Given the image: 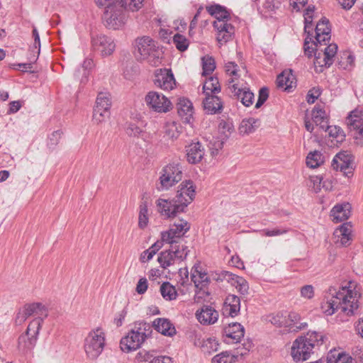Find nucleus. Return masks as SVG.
Masks as SVG:
<instances>
[{
  "label": "nucleus",
  "mask_w": 363,
  "mask_h": 363,
  "mask_svg": "<svg viewBox=\"0 0 363 363\" xmlns=\"http://www.w3.org/2000/svg\"><path fill=\"white\" fill-rule=\"evenodd\" d=\"M359 297L360 289L355 282L350 281L338 288L330 286L321 308L327 315H333L339 309L347 315H351L359 308Z\"/></svg>",
  "instance_id": "1"
},
{
  "label": "nucleus",
  "mask_w": 363,
  "mask_h": 363,
  "mask_svg": "<svg viewBox=\"0 0 363 363\" xmlns=\"http://www.w3.org/2000/svg\"><path fill=\"white\" fill-rule=\"evenodd\" d=\"M328 20L323 18L320 21L315 27V41L313 42L315 46L314 65L315 67H320L318 70L322 72L323 67H330L334 62V59L337 54V45L331 43L324 48L320 49L322 43L325 45L327 42L330 39V28L328 26Z\"/></svg>",
  "instance_id": "2"
},
{
  "label": "nucleus",
  "mask_w": 363,
  "mask_h": 363,
  "mask_svg": "<svg viewBox=\"0 0 363 363\" xmlns=\"http://www.w3.org/2000/svg\"><path fill=\"white\" fill-rule=\"evenodd\" d=\"M206 9L208 13L216 18L213 27L217 30L216 39L218 43L223 45L230 40L234 34V27L228 23L229 13L219 5L208 6Z\"/></svg>",
  "instance_id": "3"
},
{
  "label": "nucleus",
  "mask_w": 363,
  "mask_h": 363,
  "mask_svg": "<svg viewBox=\"0 0 363 363\" xmlns=\"http://www.w3.org/2000/svg\"><path fill=\"white\" fill-rule=\"evenodd\" d=\"M152 326L146 322L135 323L129 333L123 337L120 346L123 352H129L138 350L151 335Z\"/></svg>",
  "instance_id": "4"
},
{
  "label": "nucleus",
  "mask_w": 363,
  "mask_h": 363,
  "mask_svg": "<svg viewBox=\"0 0 363 363\" xmlns=\"http://www.w3.org/2000/svg\"><path fill=\"white\" fill-rule=\"evenodd\" d=\"M135 57L140 61H147L152 66L156 67L161 62L160 51L156 43L148 36H143L135 40Z\"/></svg>",
  "instance_id": "5"
},
{
  "label": "nucleus",
  "mask_w": 363,
  "mask_h": 363,
  "mask_svg": "<svg viewBox=\"0 0 363 363\" xmlns=\"http://www.w3.org/2000/svg\"><path fill=\"white\" fill-rule=\"evenodd\" d=\"M106 345L104 330L98 327L91 330L84 339V349L89 359H96L103 352Z\"/></svg>",
  "instance_id": "6"
},
{
  "label": "nucleus",
  "mask_w": 363,
  "mask_h": 363,
  "mask_svg": "<svg viewBox=\"0 0 363 363\" xmlns=\"http://www.w3.org/2000/svg\"><path fill=\"white\" fill-rule=\"evenodd\" d=\"M169 245H170L169 249L162 251L157 258L158 262L164 269L182 262L186 258L189 252L186 243Z\"/></svg>",
  "instance_id": "7"
},
{
  "label": "nucleus",
  "mask_w": 363,
  "mask_h": 363,
  "mask_svg": "<svg viewBox=\"0 0 363 363\" xmlns=\"http://www.w3.org/2000/svg\"><path fill=\"white\" fill-rule=\"evenodd\" d=\"M182 167L178 162H173L164 167L160 172L157 189L167 191L182 179Z\"/></svg>",
  "instance_id": "8"
},
{
  "label": "nucleus",
  "mask_w": 363,
  "mask_h": 363,
  "mask_svg": "<svg viewBox=\"0 0 363 363\" xmlns=\"http://www.w3.org/2000/svg\"><path fill=\"white\" fill-rule=\"evenodd\" d=\"M40 328V319H33L30 322L26 333L22 334L18 338V349L20 352L26 353L33 349L36 344Z\"/></svg>",
  "instance_id": "9"
},
{
  "label": "nucleus",
  "mask_w": 363,
  "mask_h": 363,
  "mask_svg": "<svg viewBox=\"0 0 363 363\" xmlns=\"http://www.w3.org/2000/svg\"><path fill=\"white\" fill-rule=\"evenodd\" d=\"M189 229L190 224L186 220H177L168 230L161 233V240L167 244L185 243L182 238Z\"/></svg>",
  "instance_id": "10"
},
{
  "label": "nucleus",
  "mask_w": 363,
  "mask_h": 363,
  "mask_svg": "<svg viewBox=\"0 0 363 363\" xmlns=\"http://www.w3.org/2000/svg\"><path fill=\"white\" fill-rule=\"evenodd\" d=\"M117 0L106 7L103 21L105 26L110 29H118L124 24L123 8Z\"/></svg>",
  "instance_id": "11"
},
{
  "label": "nucleus",
  "mask_w": 363,
  "mask_h": 363,
  "mask_svg": "<svg viewBox=\"0 0 363 363\" xmlns=\"http://www.w3.org/2000/svg\"><path fill=\"white\" fill-rule=\"evenodd\" d=\"M347 125L354 142L363 145V114L359 110L352 111L346 118Z\"/></svg>",
  "instance_id": "12"
},
{
  "label": "nucleus",
  "mask_w": 363,
  "mask_h": 363,
  "mask_svg": "<svg viewBox=\"0 0 363 363\" xmlns=\"http://www.w3.org/2000/svg\"><path fill=\"white\" fill-rule=\"evenodd\" d=\"M158 213L164 218H172L178 213L184 212V206L179 204L175 198L172 199H158L156 202Z\"/></svg>",
  "instance_id": "13"
},
{
  "label": "nucleus",
  "mask_w": 363,
  "mask_h": 363,
  "mask_svg": "<svg viewBox=\"0 0 363 363\" xmlns=\"http://www.w3.org/2000/svg\"><path fill=\"white\" fill-rule=\"evenodd\" d=\"M236 79V78H232L229 80V89L244 106L248 107L253 103L254 94L245 86V82L243 79L237 82H235Z\"/></svg>",
  "instance_id": "14"
},
{
  "label": "nucleus",
  "mask_w": 363,
  "mask_h": 363,
  "mask_svg": "<svg viewBox=\"0 0 363 363\" xmlns=\"http://www.w3.org/2000/svg\"><path fill=\"white\" fill-rule=\"evenodd\" d=\"M145 101L152 109L158 113H167L172 107L169 99L157 91H150L145 96Z\"/></svg>",
  "instance_id": "15"
},
{
  "label": "nucleus",
  "mask_w": 363,
  "mask_h": 363,
  "mask_svg": "<svg viewBox=\"0 0 363 363\" xmlns=\"http://www.w3.org/2000/svg\"><path fill=\"white\" fill-rule=\"evenodd\" d=\"M154 84L164 91H170L176 86V80L171 69H160L155 72Z\"/></svg>",
  "instance_id": "16"
},
{
  "label": "nucleus",
  "mask_w": 363,
  "mask_h": 363,
  "mask_svg": "<svg viewBox=\"0 0 363 363\" xmlns=\"http://www.w3.org/2000/svg\"><path fill=\"white\" fill-rule=\"evenodd\" d=\"M195 196V186L190 180L182 182L179 186L177 194L174 197L179 204L184 206V210L194 200Z\"/></svg>",
  "instance_id": "17"
},
{
  "label": "nucleus",
  "mask_w": 363,
  "mask_h": 363,
  "mask_svg": "<svg viewBox=\"0 0 363 363\" xmlns=\"http://www.w3.org/2000/svg\"><path fill=\"white\" fill-rule=\"evenodd\" d=\"M91 43L93 48L104 57L111 55L116 48L113 40L104 35L93 37Z\"/></svg>",
  "instance_id": "18"
},
{
  "label": "nucleus",
  "mask_w": 363,
  "mask_h": 363,
  "mask_svg": "<svg viewBox=\"0 0 363 363\" xmlns=\"http://www.w3.org/2000/svg\"><path fill=\"white\" fill-rule=\"evenodd\" d=\"M191 279L195 286L200 289V292L205 294V287L209 284L210 278L199 264H194L191 268Z\"/></svg>",
  "instance_id": "19"
},
{
  "label": "nucleus",
  "mask_w": 363,
  "mask_h": 363,
  "mask_svg": "<svg viewBox=\"0 0 363 363\" xmlns=\"http://www.w3.org/2000/svg\"><path fill=\"white\" fill-rule=\"evenodd\" d=\"M312 352V350L306 345L302 337L297 338L291 347V356L296 362L307 359Z\"/></svg>",
  "instance_id": "20"
},
{
  "label": "nucleus",
  "mask_w": 363,
  "mask_h": 363,
  "mask_svg": "<svg viewBox=\"0 0 363 363\" xmlns=\"http://www.w3.org/2000/svg\"><path fill=\"white\" fill-rule=\"evenodd\" d=\"M351 205L345 202L335 205L330 211V216L335 223H340L347 220L351 215Z\"/></svg>",
  "instance_id": "21"
},
{
  "label": "nucleus",
  "mask_w": 363,
  "mask_h": 363,
  "mask_svg": "<svg viewBox=\"0 0 363 363\" xmlns=\"http://www.w3.org/2000/svg\"><path fill=\"white\" fill-rule=\"evenodd\" d=\"M352 225L345 223L337 228L333 233L334 242L341 246H347L351 240Z\"/></svg>",
  "instance_id": "22"
},
{
  "label": "nucleus",
  "mask_w": 363,
  "mask_h": 363,
  "mask_svg": "<svg viewBox=\"0 0 363 363\" xmlns=\"http://www.w3.org/2000/svg\"><path fill=\"white\" fill-rule=\"evenodd\" d=\"M197 320L203 325H211L215 323L218 318V313L214 308L209 306H203L200 311L196 313Z\"/></svg>",
  "instance_id": "23"
},
{
  "label": "nucleus",
  "mask_w": 363,
  "mask_h": 363,
  "mask_svg": "<svg viewBox=\"0 0 363 363\" xmlns=\"http://www.w3.org/2000/svg\"><path fill=\"white\" fill-rule=\"evenodd\" d=\"M177 111L182 119L187 123L193 121L194 108L192 103L187 99H179L177 103Z\"/></svg>",
  "instance_id": "24"
},
{
  "label": "nucleus",
  "mask_w": 363,
  "mask_h": 363,
  "mask_svg": "<svg viewBox=\"0 0 363 363\" xmlns=\"http://www.w3.org/2000/svg\"><path fill=\"white\" fill-rule=\"evenodd\" d=\"M240 308V298L235 295L229 294L225 299L223 312L233 317L239 313Z\"/></svg>",
  "instance_id": "25"
},
{
  "label": "nucleus",
  "mask_w": 363,
  "mask_h": 363,
  "mask_svg": "<svg viewBox=\"0 0 363 363\" xmlns=\"http://www.w3.org/2000/svg\"><path fill=\"white\" fill-rule=\"evenodd\" d=\"M179 125L174 121H168L164 126L163 140L169 144L173 143L180 135Z\"/></svg>",
  "instance_id": "26"
},
{
  "label": "nucleus",
  "mask_w": 363,
  "mask_h": 363,
  "mask_svg": "<svg viewBox=\"0 0 363 363\" xmlns=\"http://www.w3.org/2000/svg\"><path fill=\"white\" fill-rule=\"evenodd\" d=\"M323 178L320 176H311L309 177L308 188L315 193H318L322 189L325 191L331 190L333 188L332 182L329 180L323 181Z\"/></svg>",
  "instance_id": "27"
},
{
  "label": "nucleus",
  "mask_w": 363,
  "mask_h": 363,
  "mask_svg": "<svg viewBox=\"0 0 363 363\" xmlns=\"http://www.w3.org/2000/svg\"><path fill=\"white\" fill-rule=\"evenodd\" d=\"M286 328H289L290 331L298 332L301 330L305 329L308 324L306 322H300V315L296 312H290L286 313Z\"/></svg>",
  "instance_id": "28"
},
{
  "label": "nucleus",
  "mask_w": 363,
  "mask_h": 363,
  "mask_svg": "<svg viewBox=\"0 0 363 363\" xmlns=\"http://www.w3.org/2000/svg\"><path fill=\"white\" fill-rule=\"evenodd\" d=\"M204 110L208 113H216L222 109L220 99L215 94L206 95L203 101Z\"/></svg>",
  "instance_id": "29"
},
{
  "label": "nucleus",
  "mask_w": 363,
  "mask_h": 363,
  "mask_svg": "<svg viewBox=\"0 0 363 363\" xmlns=\"http://www.w3.org/2000/svg\"><path fill=\"white\" fill-rule=\"evenodd\" d=\"M151 326L164 335L172 336L176 333L174 327L167 319L165 318L155 319Z\"/></svg>",
  "instance_id": "30"
},
{
  "label": "nucleus",
  "mask_w": 363,
  "mask_h": 363,
  "mask_svg": "<svg viewBox=\"0 0 363 363\" xmlns=\"http://www.w3.org/2000/svg\"><path fill=\"white\" fill-rule=\"evenodd\" d=\"M224 333L226 337L238 342L244 337L245 330L240 323H233L224 328Z\"/></svg>",
  "instance_id": "31"
},
{
  "label": "nucleus",
  "mask_w": 363,
  "mask_h": 363,
  "mask_svg": "<svg viewBox=\"0 0 363 363\" xmlns=\"http://www.w3.org/2000/svg\"><path fill=\"white\" fill-rule=\"evenodd\" d=\"M332 168L335 171H340L345 177H350L353 175L355 167L353 160H333Z\"/></svg>",
  "instance_id": "32"
},
{
  "label": "nucleus",
  "mask_w": 363,
  "mask_h": 363,
  "mask_svg": "<svg viewBox=\"0 0 363 363\" xmlns=\"http://www.w3.org/2000/svg\"><path fill=\"white\" fill-rule=\"evenodd\" d=\"M304 19H305V27L304 30L306 33H308L307 37L305 39L304 42V51L305 54L307 55L308 57L312 55V53L314 51L313 48H311L309 46V43L312 42V37H311V23L313 20V16L309 15V13H305L304 14Z\"/></svg>",
  "instance_id": "33"
},
{
  "label": "nucleus",
  "mask_w": 363,
  "mask_h": 363,
  "mask_svg": "<svg viewBox=\"0 0 363 363\" xmlns=\"http://www.w3.org/2000/svg\"><path fill=\"white\" fill-rule=\"evenodd\" d=\"M186 155L188 159H203L207 156L203 146L199 142L191 143L186 145Z\"/></svg>",
  "instance_id": "34"
},
{
  "label": "nucleus",
  "mask_w": 363,
  "mask_h": 363,
  "mask_svg": "<svg viewBox=\"0 0 363 363\" xmlns=\"http://www.w3.org/2000/svg\"><path fill=\"white\" fill-rule=\"evenodd\" d=\"M311 116L313 123L317 126H319L321 129H325L327 126L328 120L325 110H323L320 106H315L312 111Z\"/></svg>",
  "instance_id": "35"
},
{
  "label": "nucleus",
  "mask_w": 363,
  "mask_h": 363,
  "mask_svg": "<svg viewBox=\"0 0 363 363\" xmlns=\"http://www.w3.org/2000/svg\"><path fill=\"white\" fill-rule=\"evenodd\" d=\"M229 280L231 281V284L234 286L241 294H247L249 286L247 281L239 276L233 274H229L227 272Z\"/></svg>",
  "instance_id": "36"
},
{
  "label": "nucleus",
  "mask_w": 363,
  "mask_h": 363,
  "mask_svg": "<svg viewBox=\"0 0 363 363\" xmlns=\"http://www.w3.org/2000/svg\"><path fill=\"white\" fill-rule=\"evenodd\" d=\"M294 79L291 72L284 71L278 75L277 85L283 90H289L292 87Z\"/></svg>",
  "instance_id": "37"
},
{
  "label": "nucleus",
  "mask_w": 363,
  "mask_h": 363,
  "mask_svg": "<svg viewBox=\"0 0 363 363\" xmlns=\"http://www.w3.org/2000/svg\"><path fill=\"white\" fill-rule=\"evenodd\" d=\"M328 133L329 138H331V143L335 145L343 141L345 135L340 128L337 126H327L324 129Z\"/></svg>",
  "instance_id": "38"
},
{
  "label": "nucleus",
  "mask_w": 363,
  "mask_h": 363,
  "mask_svg": "<svg viewBox=\"0 0 363 363\" xmlns=\"http://www.w3.org/2000/svg\"><path fill=\"white\" fill-rule=\"evenodd\" d=\"M259 125V120L250 118L242 121L239 130L241 133L249 134L255 131Z\"/></svg>",
  "instance_id": "39"
},
{
  "label": "nucleus",
  "mask_w": 363,
  "mask_h": 363,
  "mask_svg": "<svg viewBox=\"0 0 363 363\" xmlns=\"http://www.w3.org/2000/svg\"><path fill=\"white\" fill-rule=\"evenodd\" d=\"M323 335L315 331L308 332L304 337H302L306 345L312 350L316 345H320L323 343Z\"/></svg>",
  "instance_id": "40"
},
{
  "label": "nucleus",
  "mask_w": 363,
  "mask_h": 363,
  "mask_svg": "<svg viewBox=\"0 0 363 363\" xmlns=\"http://www.w3.org/2000/svg\"><path fill=\"white\" fill-rule=\"evenodd\" d=\"M111 106V100L110 94L107 92H100L96 99V104L94 108L110 111Z\"/></svg>",
  "instance_id": "41"
},
{
  "label": "nucleus",
  "mask_w": 363,
  "mask_h": 363,
  "mask_svg": "<svg viewBox=\"0 0 363 363\" xmlns=\"http://www.w3.org/2000/svg\"><path fill=\"white\" fill-rule=\"evenodd\" d=\"M203 93L207 94H216L220 91V86L218 78L211 77L205 82L203 86Z\"/></svg>",
  "instance_id": "42"
},
{
  "label": "nucleus",
  "mask_w": 363,
  "mask_h": 363,
  "mask_svg": "<svg viewBox=\"0 0 363 363\" xmlns=\"http://www.w3.org/2000/svg\"><path fill=\"white\" fill-rule=\"evenodd\" d=\"M163 246V242L158 240L155 242L147 250H145L140 255V259L142 262H145L150 260L157 252Z\"/></svg>",
  "instance_id": "43"
},
{
  "label": "nucleus",
  "mask_w": 363,
  "mask_h": 363,
  "mask_svg": "<svg viewBox=\"0 0 363 363\" xmlns=\"http://www.w3.org/2000/svg\"><path fill=\"white\" fill-rule=\"evenodd\" d=\"M160 292L162 297L167 301L174 300L177 296L175 287L169 282H164L161 285Z\"/></svg>",
  "instance_id": "44"
},
{
  "label": "nucleus",
  "mask_w": 363,
  "mask_h": 363,
  "mask_svg": "<svg viewBox=\"0 0 363 363\" xmlns=\"http://www.w3.org/2000/svg\"><path fill=\"white\" fill-rule=\"evenodd\" d=\"M238 355L232 354L228 352H223L212 359V363H235Z\"/></svg>",
  "instance_id": "45"
},
{
  "label": "nucleus",
  "mask_w": 363,
  "mask_h": 363,
  "mask_svg": "<svg viewBox=\"0 0 363 363\" xmlns=\"http://www.w3.org/2000/svg\"><path fill=\"white\" fill-rule=\"evenodd\" d=\"M148 223V208L147 201L141 202L140 205L138 225L140 228H144Z\"/></svg>",
  "instance_id": "46"
},
{
  "label": "nucleus",
  "mask_w": 363,
  "mask_h": 363,
  "mask_svg": "<svg viewBox=\"0 0 363 363\" xmlns=\"http://www.w3.org/2000/svg\"><path fill=\"white\" fill-rule=\"evenodd\" d=\"M120 5L132 11H138L143 6V0H117Z\"/></svg>",
  "instance_id": "47"
},
{
  "label": "nucleus",
  "mask_w": 363,
  "mask_h": 363,
  "mask_svg": "<svg viewBox=\"0 0 363 363\" xmlns=\"http://www.w3.org/2000/svg\"><path fill=\"white\" fill-rule=\"evenodd\" d=\"M62 136V132L61 130L53 131L48 137L47 147L50 150H54L57 144L60 143Z\"/></svg>",
  "instance_id": "48"
},
{
  "label": "nucleus",
  "mask_w": 363,
  "mask_h": 363,
  "mask_svg": "<svg viewBox=\"0 0 363 363\" xmlns=\"http://www.w3.org/2000/svg\"><path fill=\"white\" fill-rule=\"evenodd\" d=\"M173 43L182 52L185 51L189 47V40L185 36L179 33L174 35Z\"/></svg>",
  "instance_id": "49"
},
{
  "label": "nucleus",
  "mask_w": 363,
  "mask_h": 363,
  "mask_svg": "<svg viewBox=\"0 0 363 363\" xmlns=\"http://www.w3.org/2000/svg\"><path fill=\"white\" fill-rule=\"evenodd\" d=\"M269 321L277 327H285L286 324V313H278L269 316Z\"/></svg>",
  "instance_id": "50"
},
{
  "label": "nucleus",
  "mask_w": 363,
  "mask_h": 363,
  "mask_svg": "<svg viewBox=\"0 0 363 363\" xmlns=\"http://www.w3.org/2000/svg\"><path fill=\"white\" fill-rule=\"evenodd\" d=\"M110 111L102 110L99 108H94L93 111V121L94 123L99 124L106 121L109 118Z\"/></svg>",
  "instance_id": "51"
},
{
  "label": "nucleus",
  "mask_w": 363,
  "mask_h": 363,
  "mask_svg": "<svg viewBox=\"0 0 363 363\" xmlns=\"http://www.w3.org/2000/svg\"><path fill=\"white\" fill-rule=\"evenodd\" d=\"M203 74H210L216 68L214 60L208 56L203 57Z\"/></svg>",
  "instance_id": "52"
},
{
  "label": "nucleus",
  "mask_w": 363,
  "mask_h": 363,
  "mask_svg": "<svg viewBox=\"0 0 363 363\" xmlns=\"http://www.w3.org/2000/svg\"><path fill=\"white\" fill-rule=\"evenodd\" d=\"M238 65L235 64L234 62H228L225 65V71L228 74H230V78L228 80V82L229 83V80L232 78H236L237 79L235 82L241 81L242 79H240V74L238 73Z\"/></svg>",
  "instance_id": "53"
},
{
  "label": "nucleus",
  "mask_w": 363,
  "mask_h": 363,
  "mask_svg": "<svg viewBox=\"0 0 363 363\" xmlns=\"http://www.w3.org/2000/svg\"><path fill=\"white\" fill-rule=\"evenodd\" d=\"M289 231L287 228H274L273 229H262L259 230L262 235L267 237L279 236L286 233Z\"/></svg>",
  "instance_id": "54"
},
{
  "label": "nucleus",
  "mask_w": 363,
  "mask_h": 363,
  "mask_svg": "<svg viewBox=\"0 0 363 363\" xmlns=\"http://www.w3.org/2000/svg\"><path fill=\"white\" fill-rule=\"evenodd\" d=\"M223 143L218 139H215L210 143V157H214L218 155V152L223 147Z\"/></svg>",
  "instance_id": "55"
},
{
  "label": "nucleus",
  "mask_w": 363,
  "mask_h": 363,
  "mask_svg": "<svg viewBox=\"0 0 363 363\" xmlns=\"http://www.w3.org/2000/svg\"><path fill=\"white\" fill-rule=\"evenodd\" d=\"M301 296L304 299H312L315 295V289L312 285H305L300 289Z\"/></svg>",
  "instance_id": "56"
},
{
  "label": "nucleus",
  "mask_w": 363,
  "mask_h": 363,
  "mask_svg": "<svg viewBox=\"0 0 363 363\" xmlns=\"http://www.w3.org/2000/svg\"><path fill=\"white\" fill-rule=\"evenodd\" d=\"M328 363H352L351 358L345 354H338L337 357H330Z\"/></svg>",
  "instance_id": "57"
},
{
  "label": "nucleus",
  "mask_w": 363,
  "mask_h": 363,
  "mask_svg": "<svg viewBox=\"0 0 363 363\" xmlns=\"http://www.w3.org/2000/svg\"><path fill=\"white\" fill-rule=\"evenodd\" d=\"M142 133V129L135 123H130L126 128V133L130 136L138 137Z\"/></svg>",
  "instance_id": "58"
},
{
  "label": "nucleus",
  "mask_w": 363,
  "mask_h": 363,
  "mask_svg": "<svg viewBox=\"0 0 363 363\" xmlns=\"http://www.w3.org/2000/svg\"><path fill=\"white\" fill-rule=\"evenodd\" d=\"M37 304L38 307H36L35 315H38V317L36 319H40L42 323L43 319L48 316V311L45 306L41 303H37Z\"/></svg>",
  "instance_id": "59"
},
{
  "label": "nucleus",
  "mask_w": 363,
  "mask_h": 363,
  "mask_svg": "<svg viewBox=\"0 0 363 363\" xmlns=\"http://www.w3.org/2000/svg\"><path fill=\"white\" fill-rule=\"evenodd\" d=\"M269 96L268 89L265 87L262 88L259 92V98L255 104V108H259L266 101Z\"/></svg>",
  "instance_id": "60"
},
{
  "label": "nucleus",
  "mask_w": 363,
  "mask_h": 363,
  "mask_svg": "<svg viewBox=\"0 0 363 363\" xmlns=\"http://www.w3.org/2000/svg\"><path fill=\"white\" fill-rule=\"evenodd\" d=\"M345 58L346 61L340 60L339 62V65L341 67H342L344 69H349L352 67L354 64V57L352 56L350 54L345 53L344 54Z\"/></svg>",
  "instance_id": "61"
},
{
  "label": "nucleus",
  "mask_w": 363,
  "mask_h": 363,
  "mask_svg": "<svg viewBox=\"0 0 363 363\" xmlns=\"http://www.w3.org/2000/svg\"><path fill=\"white\" fill-rule=\"evenodd\" d=\"M354 157L352 152L350 149L342 150L339 152L336 153L333 159H351Z\"/></svg>",
  "instance_id": "62"
},
{
  "label": "nucleus",
  "mask_w": 363,
  "mask_h": 363,
  "mask_svg": "<svg viewBox=\"0 0 363 363\" xmlns=\"http://www.w3.org/2000/svg\"><path fill=\"white\" fill-rule=\"evenodd\" d=\"M36 307H38L37 303H32L26 304L22 308L25 311L28 317L31 315H35Z\"/></svg>",
  "instance_id": "63"
},
{
  "label": "nucleus",
  "mask_w": 363,
  "mask_h": 363,
  "mask_svg": "<svg viewBox=\"0 0 363 363\" xmlns=\"http://www.w3.org/2000/svg\"><path fill=\"white\" fill-rule=\"evenodd\" d=\"M147 281L145 278H141L136 286V291L139 294H144L147 289Z\"/></svg>",
  "instance_id": "64"
}]
</instances>
